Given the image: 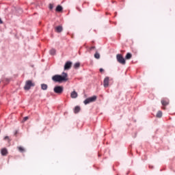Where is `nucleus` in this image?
<instances>
[{
    "mask_svg": "<svg viewBox=\"0 0 175 175\" xmlns=\"http://www.w3.org/2000/svg\"><path fill=\"white\" fill-rule=\"evenodd\" d=\"M52 80L55 83H63V81H68V73L63 72L62 75H55L52 77Z\"/></svg>",
    "mask_w": 175,
    "mask_h": 175,
    "instance_id": "nucleus-1",
    "label": "nucleus"
},
{
    "mask_svg": "<svg viewBox=\"0 0 175 175\" xmlns=\"http://www.w3.org/2000/svg\"><path fill=\"white\" fill-rule=\"evenodd\" d=\"M53 92L55 94H57V95H61L62 92H64V86L62 85H56L53 88Z\"/></svg>",
    "mask_w": 175,
    "mask_h": 175,
    "instance_id": "nucleus-2",
    "label": "nucleus"
},
{
    "mask_svg": "<svg viewBox=\"0 0 175 175\" xmlns=\"http://www.w3.org/2000/svg\"><path fill=\"white\" fill-rule=\"evenodd\" d=\"M31 87H35V83H32V81L31 80L27 81L24 86V90L25 91H29Z\"/></svg>",
    "mask_w": 175,
    "mask_h": 175,
    "instance_id": "nucleus-3",
    "label": "nucleus"
},
{
    "mask_svg": "<svg viewBox=\"0 0 175 175\" xmlns=\"http://www.w3.org/2000/svg\"><path fill=\"white\" fill-rule=\"evenodd\" d=\"M116 59L119 64H121L122 65H125L126 64V62L125 61V59L121 54H118L116 55Z\"/></svg>",
    "mask_w": 175,
    "mask_h": 175,
    "instance_id": "nucleus-4",
    "label": "nucleus"
},
{
    "mask_svg": "<svg viewBox=\"0 0 175 175\" xmlns=\"http://www.w3.org/2000/svg\"><path fill=\"white\" fill-rule=\"evenodd\" d=\"M95 100H96V96H93L92 97L86 98L83 101V103L85 105H88V103H92V102H95Z\"/></svg>",
    "mask_w": 175,
    "mask_h": 175,
    "instance_id": "nucleus-5",
    "label": "nucleus"
},
{
    "mask_svg": "<svg viewBox=\"0 0 175 175\" xmlns=\"http://www.w3.org/2000/svg\"><path fill=\"white\" fill-rule=\"evenodd\" d=\"M72 68V62H67L64 64V70H69Z\"/></svg>",
    "mask_w": 175,
    "mask_h": 175,
    "instance_id": "nucleus-6",
    "label": "nucleus"
},
{
    "mask_svg": "<svg viewBox=\"0 0 175 175\" xmlns=\"http://www.w3.org/2000/svg\"><path fill=\"white\" fill-rule=\"evenodd\" d=\"M109 77H106L104 79V81H103V85L105 88H107V87H109Z\"/></svg>",
    "mask_w": 175,
    "mask_h": 175,
    "instance_id": "nucleus-7",
    "label": "nucleus"
},
{
    "mask_svg": "<svg viewBox=\"0 0 175 175\" xmlns=\"http://www.w3.org/2000/svg\"><path fill=\"white\" fill-rule=\"evenodd\" d=\"M79 95L77 94V93L76 92V91H73L71 92L70 94V96L72 99H76V98H77Z\"/></svg>",
    "mask_w": 175,
    "mask_h": 175,
    "instance_id": "nucleus-8",
    "label": "nucleus"
},
{
    "mask_svg": "<svg viewBox=\"0 0 175 175\" xmlns=\"http://www.w3.org/2000/svg\"><path fill=\"white\" fill-rule=\"evenodd\" d=\"M1 155H3V157H5V155H8V149L6 148L1 149Z\"/></svg>",
    "mask_w": 175,
    "mask_h": 175,
    "instance_id": "nucleus-9",
    "label": "nucleus"
},
{
    "mask_svg": "<svg viewBox=\"0 0 175 175\" xmlns=\"http://www.w3.org/2000/svg\"><path fill=\"white\" fill-rule=\"evenodd\" d=\"M47 88H49V86L47 85V84H46V83H42L41 84V89L43 91H46L47 90Z\"/></svg>",
    "mask_w": 175,
    "mask_h": 175,
    "instance_id": "nucleus-10",
    "label": "nucleus"
},
{
    "mask_svg": "<svg viewBox=\"0 0 175 175\" xmlns=\"http://www.w3.org/2000/svg\"><path fill=\"white\" fill-rule=\"evenodd\" d=\"M55 29H56V32L59 33L62 32L63 28H62V26H57V27H56Z\"/></svg>",
    "mask_w": 175,
    "mask_h": 175,
    "instance_id": "nucleus-11",
    "label": "nucleus"
},
{
    "mask_svg": "<svg viewBox=\"0 0 175 175\" xmlns=\"http://www.w3.org/2000/svg\"><path fill=\"white\" fill-rule=\"evenodd\" d=\"M80 110H81L80 107L76 106V107H75V109H74V113H75V114H77V113H79V112L80 111Z\"/></svg>",
    "mask_w": 175,
    "mask_h": 175,
    "instance_id": "nucleus-12",
    "label": "nucleus"
},
{
    "mask_svg": "<svg viewBox=\"0 0 175 175\" xmlns=\"http://www.w3.org/2000/svg\"><path fill=\"white\" fill-rule=\"evenodd\" d=\"M161 105H163V106H167V105H169V101L166 100H161Z\"/></svg>",
    "mask_w": 175,
    "mask_h": 175,
    "instance_id": "nucleus-13",
    "label": "nucleus"
},
{
    "mask_svg": "<svg viewBox=\"0 0 175 175\" xmlns=\"http://www.w3.org/2000/svg\"><path fill=\"white\" fill-rule=\"evenodd\" d=\"M64 8L61 5H57L55 9L56 12H62Z\"/></svg>",
    "mask_w": 175,
    "mask_h": 175,
    "instance_id": "nucleus-14",
    "label": "nucleus"
},
{
    "mask_svg": "<svg viewBox=\"0 0 175 175\" xmlns=\"http://www.w3.org/2000/svg\"><path fill=\"white\" fill-rule=\"evenodd\" d=\"M132 58V54L131 53H128L125 56V59H131Z\"/></svg>",
    "mask_w": 175,
    "mask_h": 175,
    "instance_id": "nucleus-15",
    "label": "nucleus"
},
{
    "mask_svg": "<svg viewBox=\"0 0 175 175\" xmlns=\"http://www.w3.org/2000/svg\"><path fill=\"white\" fill-rule=\"evenodd\" d=\"M55 49H51L50 50V51H49V54L51 55H55Z\"/></svg>",
    "mask_w": 175,
    "mask_h": 175,
    "instance_id": "nucleus-16",
    "label": "nucleus"
},
{
    "mask_svg": "<svg viewBox=\"0 0 175 175\" xmlns=\"http://www.w3.org/2000/svg\"><path fill=\"white\" fill-rule=\"evenodd\" d=\"M94 58H96V59H99V58H100V55L99 54V53L96 52L94 54Z\"/></svg>",
    "mask_w": 175,
    "mask_h": 175,
    "instance_id": "nucleus-17",
    "label": "nucleus"
},
{
    "mask_svg": "<svg viewBox=\"0 0 175 175\" xmlns=\"http://www.w3.org/2000/svg\"><path fill=\"white\" fill-rule=\"evenodd\" d=\"M74 68L75 69H79V68H80V63L79 62H77L74 64Z\"/></svg>",
    "mask_w": 175,
    "mask_h": 175,
    "instance_id": "nucleus-18",
    "label": "nucleus"
},
{
    "mask_svg": "<svg viewBox=\"0 0 175 175\" xmlns=\"http://www.w3.org/2000/svg\"><path fill=\"white\" fill-rule=\"evenodd\" d=\"M156 116L157 117V118H161V117H162V111H159Z\"/></svg>",
    "mask_w": 175,
    "mask_h": 175,
    "instance_id": "nucleus-19",
    "label": "nucleus"
},
{
    "mask_svg": "<svg viewBox=\"0 0 175 175\" xmlns=\"http://www.w3.org/2000/svg\"><path fill=\"white\" fill-rule=\"evenodd\" d=\"M18 151H20V152H24V151H25L24 148H23L21 146L18 147Z\"/></svg>",
    "mask_w": 175,
    "mask_h": 175,
    "instance_id": "nucleus-20",
    "label": "nucleus"
},
{
    "mask_svg": "<svg viewBox=\"0 0 175 175\" xmlns=\"http://www.w3.org/2000/svg\"><path fill=\"white\" fill-rule=\"evenodd\" d=\"M28 116H25L23 120V122H25V121H27L28 120Z\"/></svg>",
    "mask_w": 175,
    "mask_h": 175,
    "instance_id": "nucleus-21",
    "label": "nucleus"
},
{
    "mask_svg": "<svg viewBox=\"0 0 175 175\" xmlns=\"http://www.w3.org/2000/svg\"><path fill=\"white\" fill-rule=\"evenodd\" d=\"M49 9H51V10L53 9V5L52 4L49 5Z\"/></svg>",
    "mask_w": 175,
    "mask_h": 175,
    "instance_id": "nucleus-22",
    "label": "nucleus"
},
{
    "mask_svg": "<svg viewBox=\"0 0 175 175\" xmlns=\"http://www.w3.org/2000/svg\"><path fill=\"white\" fill-rule=\"evenodd\" d=\"M9 139V136H5V137H4V140H6V139Z\"/></svg>",
    "mask_w": 175,
    "mask_h": 175,
    "instance_id": "nucleus-23",
    "label": "nucleus"
},
{
    "mask_svg": "<svg viewBox=\"0 0 175 175\" xmlns=\"http://www.w3.org/2000/svg\"><path fill=\"white\" fill-rule=\"evenodd\" d=\"M0 24H3V21H2V19L0 18Z\"/></svg>",
    "mask_w": 175,
    "mask_h": 175,
    "instance_id": "nucleus-24",
    "label": "nucleus"
},
{
    "mask_svg": "<svg viewBox=\"0 0 175 175\" xmlns=\"http://www.w3.org/2000/svg\"><path fill=\"white\" fill-rule=\"evenodd\" d=\"M103 68H100V72H103Z\"/></svg>",
    "mask_w": 175,
    "mask_h": 175,
    "instance_id": "nucleus-25",
    "label": "nucleus"
},
{
    "mask_svg": "<svg viewBox=\"0 0 175 175\" xmlns=\"http://www.w3.org/2000/svg\"><path fill=\"white\" fill-rule=\"evenodd\" d=\"M18 133V131H16L15 133H14V135H16Z\"/></svg>",
    "mask_w": 175,
    "mask_h": 175,
    "instance_id": "nucleus-26",
    "label": "nucleus"
},
{
    "mask_svg": "<svg viewBox=\"0 0 175 175\" xmlns=\"http://www.w3.org/2000/svg\"><path fill=\"white\" fill-rule=\"evenodd\" d=\"M94 49H95V46H92V47L91 48L92 50Z\"/></svg>",
    "mask_w": 175,
    "mask_h": 175,
    "instance_id": "nucleus-27",
    "label": "nucleus"
},
{
    "mask_svg": "<svg viewBox=\"0 0 175 175\" xmlns=\"http://www.w3.org/2000/svg\"><path fill=\"white\" fill-rule=\"evenodd\" d=\"M6 81H7L8 83H9V81H10V80H9V79H6Z\"/></svg>",
    "mask_w": 175,
    "mask_h": 175,
    "instance_id": "nucleus-28",
    "label": "nucleus"
},
{
    "mask_svg": "<svg viewBox=\"0 0 175 175\" xmlns=\"http://www.w3.org/2000/svg\"><path fill=\"white\" fill-rule=\"evenodd\" d=\"M149 167H151V165H150Z\"/></svg>",
    "mask_w": 175,
    "mask_h": 175,
    "instance_id": "nucleus-29",
    "label": "nucleus"
}]
</instances>
